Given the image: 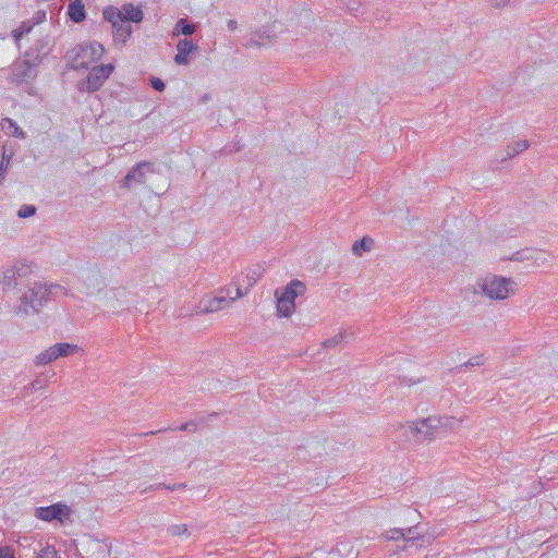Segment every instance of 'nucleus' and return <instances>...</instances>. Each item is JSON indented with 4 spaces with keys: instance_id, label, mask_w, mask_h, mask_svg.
Here are the masks:
<instances>
[{
    "instance_id": "nucleus-1",
    "label": "nucleus",
    "mask_w": 558,
    "mask_h": 558,
    "mask_svg": "<svg viewBox=\"0 0 558 558\" xmlns=\"http://www.w3.org/2000/svg\"><path fill=\"white\" fill-rule=\"evenodd\" d=\"M57 288L59 286L40 281L24 286V290L19 298V304L15 306V313L24 316L38 314L50 300L52 289Z\"/></svg>"
},
{
    "instance_id": "nucleus-2",
    "label": "nucleus",
    "mask_w": 558,
    "mask_h": 558,
    "mask_svg": "<svg viewBox=\"0 0 558 558\" xmlns=\"http://www.w3.org/2000/svg\"><path fill=\"white\" fill-rule=\"evenodd\" d=\"M104 51L105 49L99 43L78 45L66 52V59L74 70L89 69V64L98 61Z\"/></svg>"
},
{
    "instance_id": "nucleus-3",
    "label": "nucleus",
    "mask_w": 558,
    "mask_h": 558,
    "mask_svg": "<svg viewBox=\"0 0 558 558\" xmlns=\"http://www.w3.org/2000/svg\"><path fill=\"white\" fill-rule=\"evenodd\" d=\"M305 284L295 279L292 280L287 287L278 288L275 291L277 300L278 315L282 317H290L295 308L296 296L305 292Z\"/></svg>"
},
{
    "instance_id": "nucleus-4",
    "label": "nucleus",
    "mask_w": 558,
    "mask_h": 558,
    "mask_svg": "<svg viewBox=\"0 0 558 558\" xmlns=\"http://www.w3.org/2000/svg\"><path fill=\"white\" fill-rule=\"evenodd\" d=\"M514 282L511 279L492 276L478 282L481 291L489 299L504 300L513 291Z\"/></svg>"
},
{
    "instance_id": "nucleus-5",
    "label": "nucleus",
    "mask_w": 558,
    "mask_h": 558,
    "mask_svg": "<svg viewBox=\"0 0 558 558\" xmlns=\"http://www.w3.org/2000/svg\"><path fill=\"white\" fill-rule=\"evenodd\" d=\"M104 19L111 24L116 45H125L132 35V25L123 21L114 7H108L102 12Z\"/></svg>"
},
{
    "instance_id": "nucleus-6",
    "label": "nucleus",
    "mask_w": 558,
    "mask_h": 558,
    "mask_svg": "<svg viewBox=\"0 0 558 558\" xmlns=\"http://www.w3.org/2000/svg\"><path fill=\"white\" fill-rule=\"evenodd\" d=\"M437 428H439V421L436 416L412 422L408 424L407 438L415 441L432 440Z\"/></svg>"
},
{
    "instance_id": "nucleus-7",
    "label": "nucleus",
    "mask_w": 558,
    "mask_h": 558,
    "mask_svg": "<svg viewBox=\"0 0 558 558\" xmlns=\"http://www.w3.org/2000/svg\"><path fill=\"white\" fill-rule=\"evenodd\" d=\"M235 294L232 295L230 289H227L226 295H217L214 298L203 299L199 303L201 313L218 312L225 306H229L236 299L243 296L240 282H234Z\"/></svg>"
},
{
    "instance_id": "nucleus-8",
    "label": "nucleus",
    "mask_w": 558,
    "mask_h": 558,
    "mask_svg": "<svg viewBox=\"0 0 558 558\" xmlns=\"http://www.w3.org/2000/svg\"><path fill=\"white\" fill-rule=\"evenodd\" d=\"M155 172V165L149 161L137 162L132 167L121 181V187L132 190L136 185L144 184L149 173Z\"/></svg>"
},
{
    "instance_id": "nucleus-9",
    "label": "nucleus",
    "mask_w": 558,
    "mask_h": 558,
    "mask_svg": "<svg viewBox=\"0 0 558 558\" xmlns=\"http://www.w3.org/2000/svg\"><path fill=\"white\" fill-rule=\"evenodd\" d=\"M112 71V64L93 66L87 75L85 89L87 92L98 90L102 86L105 81L110 76Z\"/></svg>"
},
{
    "instance_id": "nucleus-10",
    "label": "nucleus",
    "mask_w": 558,
    "mask_h": 558,
    "mask_svg": "<svg viewBox=\"0 0 558 558\" xmlns=\"http://www.w3.org/2000/svg\"><path fill=\"white\" fill-rule=\"evenodd\" d=\"M36 75L37 71L35 65L27 60H23L13 65L11 81L15 84L29 83L36 77Z\"/></svg>"
},
{
    "instance_id": "nucleus-11",
    "label": "nucleus",
    "mask_w": 558,
    "mask_h": 558,
    "mask_svg": "<svg viewBox=\"0 0 558 558\" xmlns=\"http://www.w3.org/2000/svg\"><path fill=\"white\" fill-rule=\"evenodd\" d=\"M70 509L65 505L54 504L48 507H39L35 510V515L38 519L50 522L52 520H62L63 517L69 515Z\"/></svg>"
},
{
    "instance_id": "nucleus-12",
    "label": "nucleus",
    "mask_w": 558,
    "mask_h": 558,
    "mask_svg": "<svg viewBox=\"0 0 558 558\" xmlns=\"http://www.w3.org/2000/svg\"><path fill=\"white\" fill-rule=\"evenodd\" d=\"M197 49L198 46L186 38L179 40L177 44L178 53L174 56V62L179 65L189 64V54Z\"/></svg>"
},
{
    "instance_id": "nucleus-13",
    "label": "nucleus",
    "mask_w": 558,
    "mask_h": 558,
    "mask_svg": "<svg viewBox=\"0 0 558 558\" xmlns=\"http://www.w3.org/2000/svg\"><path fill=\"white\" fill-rule=\"evenodd\" d=\"M262 276H263V270H262L260 266H254L246 270V274L244 277L243 276L235 277L232 283L234 284V282L238 281V282H240L241 287L243 284H245L244 293H246L248 291V289L252 288L260 279Z\"/></svg>"
},
{
    "instance_id": "nucleus-14",
    "label": "nucleus",
    "mask_w": 558,
    "mask_h": 558,
    "mask_svg": "<svg viewBox=\"0 0 558 558\" xmlns=\"http://www.w3.org/2000/svg\"><path fill=\"white\" fill-rule=\"evenodd\" d=\"M118 13L123 21H126L130 24L131 22L140 23L144 17L143 11L131 3L124 4L120 10L118 9Z\"/></svg>"
},
{
    "instance_id": "nucleus-15",
    "label": "nucleus",
    "mask_w": 558,
    "mask_h": 558,
    "mask_svg": "<svg viewBox=\"0 0 558 558\" xmlns=\"http://www.w3.org/2000/svg\"><path fill=\"white\" fill-rule=\"evenodd\" d=\"M196 25L193 23H190L186 19H179L174 25V28L172 31L173 36L184 35V36H191L195 33Z\"/></svg>"
},
{
    "instance_id": "nucleus-16",
    "label": "nucleus",
    "mask_w": 558,
    "mask_h": 558,
    "mask_svg": "<svg viewBox=\"0 0 558 558\" xmlns=\"http://www.w3.org/2000/svg\"><path fill=\"white\" fill-rule=\"evenodd\" d=\"M68 14L74 23L84 21L86 15L84 4L80 0L71 2L68 8Z\"/></svg>"
},
{
    "instance_id": "nucleus-17",
    "label": "nucleus",
    "mask_w": 558,
    "mask_h": 558,
    "mask_svg": "<svg viewBox=\"0 0 558 558\" xmlns=\"http://www.w3.org/2000/svg\"><path fill=\"white\" fill-rule=\"evenodd\" d=\"M529 145L530 144L526 140H520L518 142H514L511 145H508L507 149H506V156H504L501 158V160H506L507 158H512V157L519 155L520 153L527 149Z\"/></svg>"
},
{
    "instance_id": "nucleus-18",
    "label": "nucleus",
    "mask_w": 558,
    "mask_h": 558,
    "mask_svg": "<svg viewBox=\"0 0 558 558\" xmlns=\"http://www.w3.org/2000/svg\"><path fill=\"white\" fill-rule=\"evenodd\" d=\"M51 349L54 352L57 360L58 357L73 354L77 350V345L63 342L51 345Z\"/></svg>"
},
{
    "instance_id": "nucleus-19",
    "label": "nucleus",
    "mask_w": 558,
    "mask_h": 558,
    "mask_svg": "<svg viewBox=\"0 0 558 558\" xmlns=\"http://www.w3.org/2000/svg\"><path fill=\"white\" fill-rule=\"evenodd\" d=\"M2 284L8 289L22 284L16 276V270H14L13 267L3 271Z\"/></svg>"
},
{
    "instance_id": "nucleus-20",
    "label": "nucleus",
    "mask_w": 558,
    "mask_h": 558,
    "mask_svg": "<svg viewBox=\"0 0 558 558\" xmlns=\"http://www.w3.org/2000/svg\"><path fill=\"white\" fill-rule=\"evenodd\" d=\"M374 241L367 236H364L362 240L355 241L352 246V252L355 255H361L362 252H368L372 250Z\"/></svg>"
},
{
    "instance_id": "nucleus-21",
    "label": "nucleus",
    "mask_w": 558,
    "mask_h": 558,
    "mask_svg": "<svg viewBox=\"0 0 558 558\" xmlns=\"http://www.w3.org/2000/svg\"><path fill=\"white\" fill-rule=\"evenodd\" d=\"M56 360L54 352L52 351L51 347L45 350L44 352L39 353L36 359L35 363L37 365H46L52 361Z\"/></svg>"
},
{
    "instance_id": "nucleus-22",
    "label": "nucleus",
    "mask_w": 558,
    "mask_h": 558,
    "mask_svg": "<svg viewBox=\"0 0 558 558\" xmlns=\"http://www.w3.org/2000/svg\"><path fill=\"white\" fill-rule=\"evenodd\" d=\"M13 269L16 270V276L21 283L23 284V279L32 272L31 265L26 263H17L13 266Z\"/></svg>"
},
{
    "instance_id": "nucleus-23",
    "label": "nucleus",
    "mask_w": 558,
    "mask_h": 558,
    "mask_svg": "<svg viewBox=\"0 0 558 558\" xmlns=\"http://www.w3.org/2000/svg\"><path fill=\"white\" fill-rule=\"evenodd\" d=\"M436 420L439 421V428L445 427V428L453 429V428H456L457 425H459L461 423L460 420H457L456 417H451V416L436 417Z\"/></svg>"
},
{
    "instance_id": "nucleus-24",
    "label": "nucleus",
    "mask_w": 558,
    "mask_h": 558,
    "mask_svg": "<svg viewBox=\"0 0 558 558\" xmlns=\"http://www.w3.org/2000/svg\"><path fill=\"white\" fill-rule=\"evenodd\" d=\"M34 23L23 22L19 28L13 31V37L15 40H20L24 35L28 34L33 28Z\"/></svg>"
},
{
    "instance_id": "nucleus-25",
    "label": "nucleus",
    "mask_w": 558,
    "mask_h": 558,
    "mask_svg": "<svg viewBox=\"0 0 558 558\" xmlns=\"http://www.w3.org/2000/svg\"><path fill=\"white\" fill-rule=\"evenodd\" d=\"M345 337H347L345 332H339V333L335 335L333 337L324 341L323 345L328 349L335 348L339 343H341L345 339Z\"/></svg>"
},
{
    "instance_id": "nucleus-26",
    "label": "nucleus",
    "mask_w": 558,
    "mask_h": 558,
    "mask_svg": "<svg viewBox=\"0 0 558 558\" xmlns=\"http://www.w3.org/2000/svg\"><path fill=\"white\" fill-rule=\"evenodd\" d=\"M37 558H61V556L58 555L53 546L46 545L39 550Z\"/></svg>"
},
{
    "instance_id": "nucleus-27",
    "label": "nucleus",
    "mask_w": 558,
    "mask_h": 558,
    "mask_svg": "<svg viewBox=\"0 0 558 558\" xmlns=\"http://www.w3.org/2000/svg\"><path fill=\"white\" fill-rule=\"evenodd\" d=\"M422 531L420 525H413L405 530V541L411 542L421 538Z\"/></svg>"
},
{
    "instance_id": "nucleus-28",
    "label": "nucleus",
    "mask_w": 558,
    "mask_h": 558,
    "mask_svg": "<svg viewBox=\"0 0 558 558\" xmlns=\"http://www.w3.org/2000/svg\"><path fill=\"white\" fill-rule=\"evenodd\" d=\"M252 33L257 35L258 40L265 41V46L271 44L276 37L275 34L270 31H256Z\"/></svg>"
},
{
    "instance_id": "nucleus-29",
    "label": "nucleus",
    "mask_w": 558,
    "mask_h": 558,
    "mask_svg": "<svg viewBox=\"0 0 558 558\" xmlns=\"http://www.w3.org/2000/svg\"><path fill=\"white\" fill-rule=\"evenodd\" d=\"M204 423H205L204 418H198L196 421H190V422L183 423L179 427V429L182 432H195L197 429V427Z\"/></svg>"
},
{
    "instance_id": "nucleus-30",
    "label": "nucleus",
    "mask_w": 558,
    "mask_h": 558,
    "mask_svg": "<svg viewBox=\"0 0 558 558\" xmlns=\"http://www.w3.org/2000/svg\"><path fill=\"white\" fill-rule=\"evenodd\" d=\"M184 487H186L185 483H179V484H173V485H166L163 483H159L156 485H150L146 490H154V489H159V488H165L168 490H175V489H181Z\"/></svg>"
},
{
    "instance_id": "nucleus-31",
    "label": "nucleus",
    "mask_w": 558,
    "mask_h": 558,
    "mask_svg": "<svg viewBox=\"0 0 558 558\" xmlns=\"http://www.w3.org/2000/svg\"><path fill=\"white\" fill-rule=\"evenodd\" d=\"M10 161H11V156H7L5 154H3L2 155V160H1V163H0V184H2V182L5 179V173L8 171Z\"/></svg>"
},
{
    "instance_id": "nucleus-32",
    "label": "nucleus",
    "mask_w": 558,
    "mask_h": 558,
    "mask_svg": "<svg viewBox=\"0 0 558 558\" xmlns=\"http://www.w3.org/2000/svg\"><path fill=\"white\" fill-rule=\"evenodd\" d=\"M244 46L246 48H257V47L265 46V41L258 40L257 35H254L253 33H251L250 36L247 37Z\"/></svg>"
},
{
    "instance_id": "nucleus-33",
    "label": "nucleus",
    "mask_w": 558,
    "mask_h": 558,
    "mask_svg": "<svg viewBox=\"0 0 558 558\" xmlns=\"http://www.w3.org/2000/svg\"><path fill=\"white\" fill-rule=\"evenodd\" d=\"M168 532L171 535H183L187 533L186 524H173L168 527Z\"/></svg>"
},
{
    "instance_id": "nucleus-34",
    "label": "nucleus",
    "mask_w": 558,
    "mask_h": 558,
    "mask_svg": "<svg viewBox=\"0 0 558 558\" xmlns=\"http://www.w3.org/2000/svg\"><path fill=\"white\" fill-rule=\"evenodd\" d=\"M36 213V207L33 206V205H25L23 207L20 208L19 213H17V216L20 218H27V217H31L33 215H35Z\"/></svg>"
},
{
    "instance_id": "nucleus-35",
    "label": "nucleus",
    "mask_w": 558,
    "mask_h": 558,
    "mask_svg": "<svg viewBox=\"0 0 558 558\" xmlns=\"http://www.w3.org/2000/svg\"><path fill=\"white\" fill-rule=\"evenodd\" d=\"M485 362V359L484 356L481 354V355H475L473 357H471L468 362H465L463 365H461L460 367H468V366H481L483 365Z\"/></svg>"
},
{
    "instance_id": "nucleus-36",
    "label": "nucleus",
    "mask_w": 558,
    "mask_h": 558,
    "mask_svg": "<svg viewBox=\"0 0 558 558\" xmlns=\"http://www.w3.org/2000/svg\"><path fill=\"white\" fill-rule=\"evenodd\" d=\"M388 538L393 539V541L402 538L405 541V530L404 529H392L389 531Z\"/></svg>"
},
{
    "instance_id": "nucleus-37",
    "label": "nucleus",
    "mask_w": 558,
    "mask_h": 558,
    "mask_svg": "<svg viewBox=\"0 0 558 558\" xmlns=\"http://www.w3.org/2000/svg\"><path fill=\"white\" fill-rule=\"evenodd\" d=\"M150 86L157 92H163L166 88L165 82L159 77H151Z\"/></svg>"
},
{
    "instance_id": "nucleus-38",
    "label": "nucleus",
    "mask_w": 558,
    "mask_h": 558,
    "mask_svg": "<svg viewBox=\"0 0 558 558\" xmlns=\"http://www.w3.org/2000/svg\"><path fill=\"white\" fill-rule=\"evenodd\" d=\"M5 121H7V122L10 124V126L12 128L13 135L24 137V133H23V131L17 126V124H16L13 120H11V119L7 118V119H5Z\"/></svg>"
},
{
    "instance_id": "nucleus-39",
    "label": "nucleus",
    "mask_w": 558,
    "mask_h": 558,
    "mask_svg": "<svg viewBox=\"0 0 558 558\" xmlns=\"http://www.w3.org/2000/svg\"><path fill=\"white\" fill-rule=\"evenodd\" d=\"M0 558H14L13 551L8 546H0Z\"/></svg>"
},
{
    "instance_id": "nucleus-40",
    "label": "nucleus",
    "mask_w": 558,
    "mask_h": 558,
    "mask_svg": "<svg viewBox=\"0 0 558 558\" xmlns=\"http://www.w3.org/2000/svg\"><path fill=\"white\" fill-rule=\"evenodd\" d=\"M350 11H356L360 7V1L357 0H345L342 2Z\"/></svg>"
},
{
    "instance_id": "nucleus-41",
    "label": "nucleus",
    "mask_w": 558,
    "mask_h": 558,
    "mask_svg": "<svg viewBox=\"0 0 558 558\" xmlns=\"http://www.w3.org/2000/svg\"><path fill=\"white\" fill-rule=\"evenodd\" d=\"M525 253H530V254H532V252H531V251L517 252V253H514V254H513V256H512V258H511V259H512V260H515V262H520V260H522V259H524V258H530V257H532L531 255H526Z\"/></svg>"
},
{
    "instance_id": "nucleus-42",
    "label": "nucleus",
    "mask_w": 558,
    "mask_h": 558,
    "mask_svg": "<svg viewBox=\"0 0 558 558\" xmlns=\"http://www.w3.org/2000/svg\"><path fill=\"white\" fill-rule=\"evenodd\" d=\"M490 4L496 9L505 8L506 5L510 4L511 0H489Z\"/></svg>"
},
{
    "instance_id": "nucleus-43",
    "label": "nucleus",
    "mask_w": 558,
    "mask_h": 558,
    "mask_svg": "<svg viewBox=\"0 0 558 558\" xmlns=\"http://www.w3.org/2000/svg\"><path fill=\"white\" fill-rule=\"evenodd\" d=\"M44 386H45L44 381H41L40 379H35L34 381H32L29 384L28 389H31V390H38V389L44 388Z\"/></svg>"
},
{
    "instance_id": "nucleus-44",
    "label": "nucleus",
    "mask_w": 558,
    "mask_h": 558,
    "mask_svg": "<svg viewBox=\"0 0 558 558\" xmlns=\"http://www.w3.org/2000/svg\"><path fill=\"white\" fill-rule=\"evenodd\" d=\"M227 27L230 32H234L238 28V22L235 20H229L227 22Z\"/></svg>"
},
{
    "instance_id": "nucleus-45",
    "label": "nucleus",
    "mask_w": 558,
    "mask_h": 558,
    "mask_svg": "<svg viewBox=\"0 0 558 558\" xmlns=\"http://www.w3.org/2000/svg\"><path fill=\"white\" fill-rule=\"evenodd\" d=\"M37 19H38L37 22H40V21L45 20L46 19V12L45 11L37 12Z\"/></svg>"
},
{
    "instance_id": "nucleus-46",
    "label": "nucleus",
    "mask_w": 558,
    "mask_h": 558,
    "mask_svg": "<svg viewBox=\"0 0 558 558\" xmlns=\"http://www.w3.org/2000/svg\"><path fill=\"white\" fill-rule=\"evenodd\" d=\"M162 430H163V429H159V430H157V432H153V430H151V432H149V433H146L145 435H156L157 433H160V432H162Z\"/></svg>"
},
{
    "instance_id": "nucleus-47",
    "label": "nucleus",
    "mask_w": 558,
    "mask_h": 558,
    "mask_svg": "<svg viewBox=\"0 0 558 558\" xmlns=\"http://www.w3.org/2000/svg\"><path fill=\"white\" fill-rule=\"evenodd\" d=\"M216 415H217V413H215V412H214V413H211V414H209V416H210V417H214V416H216Z\"/></svg>"
}]
</instances>
